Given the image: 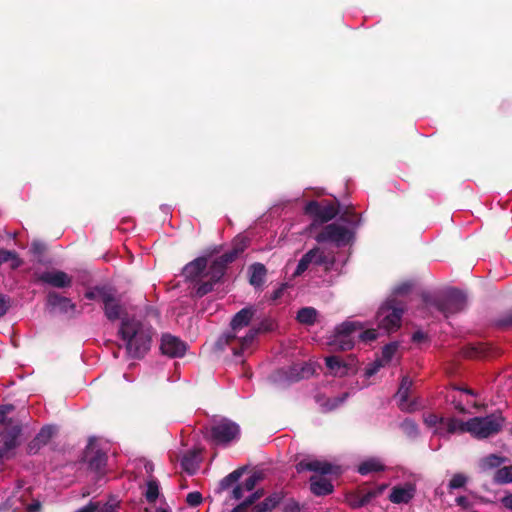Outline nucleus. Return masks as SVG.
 I'll return each instance as SVG.
<instances>
[{
    "label": "nucleus",
    "mask_w": 512,
    "mask_h": 512,
    "mask_svg": "<svg viewBox=\"0 0 512 512\" xmlns=\"http://www.w3.org/2000/svg\"><path fill=\"white\" fill-rule=\"evenodd\" d=\"M253 314L251 308H243L236 313L231 320L230 330L219 337L217 346L220 349L230 346L235 356L248 352L259 331L257 328L249 327Z\"/></svg>",
    "instance_id": "nucleus-1"
},
{
    "label": "nucleus",
    "mask_w": 512,
    "mask_h": 512,
    "mask_svg": "<svg viewBox=\"0 0 512 512\" xmlns=\"http://www.w3.org/2000/svg\"><path fill=\"white\" fill-rule=\"evenodd\" d=\"M152 328L145 321L136 317H124L119 328V335L131 358H141L150 349Z\"/></svg>",
    "instance_id": "nucleus-2"
},
{
    "label": "nucleus",
    "mask_w": 512,
    "mask_h": 512,
    "mask_svg": "<svg viewBox=\"0 0 512 512\" xmlns=\"http://www.w3.org/2000/svg\"><path fill=\"white\" fill-rule=\"evenodd\" d=\"M297 472L312 471L315 473L310 478V488L313 494L317 496L327 495L333 491L331 476H337L340 468L325 460L305 459L296 465Z\"/></svg>",
    "instance_id": "nucleus-3"
},
{
    "label": "nucleus",
    "mask_w": 512,
    "mask_h": 512,
    "mask_svg": "<svg viewBox=\"0 0 512 512\" xmlns=\"http://www.w3.org/2000/svg\"><path fill=\"white\" fill-rule=\"evenodd\" d=\"M360 219L354 212L346 211L339 219L326 225L316 236L317 242H330L338 247L349 245L355 235Z\"/></svg>",
    "instance_id": "nucleus-4"
},
{
    "label": "nucleus",
    "mask_w": 512,
    "mask_h": 512,
    "mask_svg": "<svg viewBox=\"0 0 512 512\" xmlns=\"http://www.w3.org/2000/svg\"><path fill=\"white\" fill-rule=\"evenodd\" d=\"M364 328V323L346 320L337 325L327 337V345L333 350L346 351L352 349L357 341V333Z\"/></svg>",
    "instance_id": "nucleus-5"
},
{
    "label": "nucleus",
    "mask_w": 512,
    "mask_h": 512,
    "mask_svg": "<svg viewBox=\"0 0 512 512\" xmlns=\"http://www.w3.org/2000/svg\"><path fill=\"white\" fill-rule=\"evenodd\" d=\"M504 419L500 414H491L485 417H474L465 422L464 430L473 437L483 439L498 433L503 426Z\"/></svg>",
    "instance_id": "nucleus-6"
},
{
    "label": "nucleus",
    "mask_w": 512,
    "mask_h": 512,
    "mask_svg": "<svg viewBox=\"0 0 512 512\" xmlns=\"http://www.w3.org/2000/svg\"><path fill=\"white\" fill-rule=\"evenodd\" d=\"M403 307L396 299L387 300L377 312L378 326L388 332L400 326Z\"/></svg>",
    "instance_id": "nucleus-7"
},
{
    "label": "nucleus",
    "mask_w": 512,
    "mask_h": 512,
    "mask_svg": "<svg viewBox=\"0 0 512 512\" xmlns=\"http://www.w3.org/2000/svg\"><path fill=\"white\" fill-rule=\"evenodd\" d=\"M4 507L11 509L13 512H41V504L37 500L31 499L30 488L18 486L15 491L8 497Z\"/></svg>",
    "instance_id": "nucleus-8"
},
{
    "label": "nucleus",
    "mask_w": 512,
    "mask_h": 512,
    "mask_svg": "<svg viewBox=\"0 0 512 512\" xmlns=\"http://www.w3.org/2000/svg\"><path fill=\"white\" fill-rule=\"evenodd\" d=\"M239 426L228 419L214 420L210 427V436L217 445H226L239 437Z\"/></svg>",
    "instance_id": "nucleus-9"
},
{
    "label": "nucleus",
    "mask_w": 512,
    "mask_h": 512,
    "mask_svg": "<svg viewBox=\"0 0 512 512\" xmlns=\"http://www.w3.org/2000/svg\"><path fill=\"white\" fill-rule=\"evenodd\" d=\"M425 303L427 306H434L445 317H449L465 308L466 297L462 292L453 290L446 293L441 300L432 303L426 299Z\"/></svg>",
    "instance_id": "nucleus-10"
},
{
    "label": "nucleus",
    "mask_w": 512,
    "mask_h": 512,
    "mask_svg": "<svg viewBox=\"0 0 512 512\" xmlns=\"http://www.w3.org/2000/svg\"><path fill=\"white\" fill-rule=\"evenodd\" d=\"M314 373L315 367L312 363L302 362L293 365L288 370L281 369L277 371L273 376V380L277 383H291L308 378Z\"/></svg>",
    "instance_id": "nucleus-11"
},
{
    "label": "nucleus",
    "mask_w": 512,
    "mask_h": 512,
    "mask_svg": "<svg viewBox=\"0 0 512 512\" xmlns=\"http://www.w3.org/2000/svg\"><path fill=\"white\" fill-rule=\"evenodd\" d=\"M305 213L313 217L312 226H315L316 223H324L333 219L338 214V209L334 203L329 201H310L305 206Z\"/></svg>",
    "instance_id": "nucleus-12"
},
{
    "label": "nucleus",
    "mask_w": 512,
    "mask_h": 512,
    "mask_svg": "<svg viewBox=\"0 0 512 512\" xmlns=\"http://www.w3.org/2000/svg\"><path fill=\"white\" fill-rule=\"evenodd\" d=\"M311 264L324 265L326 269H331L334 265V259L326 255L320 248L311 249L300 259L294 275H301Z\"/></svg>",
    "instance_id": "nucleus-13"
},
{
    "label": "nucleus",
    "mask_w": 512,
    "mask_h": 512,
    "mask_svg": "<svg viewBox=\"0 0 512 512\" xmlns=\"http://www.w3.org/2000/svg\"><path fill=\"white\" fill-rule=\"evenodd\" d=\"M412 384L413 382L408 376H403L399 389L395 395L399 408L405 412H413L420 407L417 400L409 401L408 399Z\"/></svg>",
    "instance_id": "nucleus-14"
},
{
    "label": "nucleus",
    "mask_w": 512,
    "mask_h": 512,
    "mask_svg": "<svg viewBox=\"0 0 512 512\" xmlns=\"http://www.w3.org/2000/svg\"><path fill=\"white\" fill-rule=\"evenodd\" d=\"M20 431V427L18 425H14L0 433L3 440V446L0 447V462L13 456V450L17 446V439Z\"/></svg>",
    "instance_id": "nucleus-15"
},
{
    "label": "nucleus",
    "mask_w": 512,
    "mask_h": 512,
    "mask_svg": "<svg viewBox=\"0 0 512 512\" xmlns=\"http://www.w3.org/2000/svg\"><path fill=\"white\" fill-rule=\"evenodd\" d=\"M416 486L412 482L395 485L388 496L394 504H407L415 495Z\"/></svg>",
    "instance_id": "nucleus-16"
},
{
    "label": "nucleus",
    "mask_w": 512,
    "mask_h": 512,
    "mask_svg": "<svg viewBox=\"0 0 512 512\" xmlns=\"http://www.w3.org/2000/svg\"><path fill=\"white\" fill-rule=\"evenodd\" d=\"M39 280L56 288H66L72 284V277L61 270L45 271L40 274Z\"/></svg>",
    "instance_id": "nucleus-17"
},
{
    "label": "nucleus",
    "mask_w": 512,
    "mask_h": 512,
    "mask_svg": "<svg viewBox=\"0 0 512 512\" xmlns=\"http://www.w3.org/2000/svg\"><path fill=\"white\" fill-rule=\"evenodd\" d=\"M161 351L170 357H181L186 351V344L179 338L166 334L161 339Z\"/></svg>",
    "instance_id": "nucleus-18"
},
{
    "label": "nucleus",
    "mask_w": 512,
    "mask_h": 512,
    "mask_svg": "<svg viewBox=\"0 0 512 512\" xmlns=\"http://www.w3.org/2000/svg\"><path fill=\"white\" fill-rule=\"evenodd\" d=\"M47 304L53 310L62 314L75 315L77 313L76 305L69 298L63 297L56 292L48 294Z\"/></svg>",
    "instance_id": "nucleus-19"
},
{
    "label": "nucleus",
    "mask_w": 512,
    "mask_h": 512,
    "mask_svg": "<svg viewBox=\"0 0 512 512\" xmlns=\"http://www.w3.org/2000/svg\"><path fill=\"white\" fill-rule=\"evenodd\" d=\"M465 422L460 421L456 418H444L442 417V421L436 429L433 431L435 435H438L440 437H448L451 434L454 433H464V426Z\"/></svg>",
    "instance_id": "nucleus-20"
},
{
    "label": "nucleus",
    "mask_w": 512,
    "mask_h": 512,
    "mask_svg": "<svg viewBox=\"0 0 512 512\" xmlns=\"http://www.w3.org/2000/svg\"><path fill=\"white\" fill-rule=\"evenodd\" d=\"M103 305L105 316L109 320L115 321L121 317L123 313V306L121 305L119 299L116 298L115 293L112 290L111 294L105 298Z\"/></svg>",
    "instance_id": "nucleus-21"
},
{
    "label": "nucleus",
    "mask_w": 512,
    "mask_h": 512,
    "mask_svg": "<svg viewBox=\"0 0 512 512\" xmlns=\"http://www.w3.org/2000/svg\"><path fill=\"white\" fill-rule=\"evenodd\" d=\"M263 479L261 472H254L249 476L243 484L237 485L232 491V497L235 500H239L243 497L244 492H251L255 486Z\"/></svg>",
    "instance_id": "nucleus-22"
},
{
    "label": "nucleus",
    "mask_w": 512,
    "mask_h": 512,
    "mask_svg": "<svg viewBox=\"0 0 512 512\" xmlns=\"http://www.w3.org/2000/svg\"><path fill=\"white\" fill-rule=\"evenodd\" d=\"M235 259V255H221L219 258L215 259L210 267L208 275L210 276V280L213 282H217L224 275L225 266L232 262Z\"/></svg>",
    "instance_id": "nucleus-23"
},
{
    "label": "nucleus",
    "mask_w": 512,
    "mask_h": 512,
    "mask_svg": "<svg viewBox=\"0 0 512 512\" xmlns=\"http://www.w3.org/2000/svg\"><path fill=\"white\" fill-rule=\"evenodd\" d=\"M386 468L384 461L379 457H368L359 465L357 471L361 475L384 471Z\"/></svg>",
    "instance_id": "nucleus-24"
},
{
    "label": "nucleus",
    "mask_w": 512,
    "mask_h": 512,
    "mask_svg": "<svg viewBox=\"0 0 512 512\" xmlns=\"http://www.w3.org/2000/svg\"><path fill=\"white\" fill-rule=\"evenodd\" d=\"M207 266L205 258H197L183 268V275L189 280H195L202 275Z\"/></svg>",
    "instance_id": "nucleus-25"
},
{
    "label": "nucleus",
    "mask_w": 512,
    "mask_h": 512,
    "mask_svg": "<svg viewBox=\"0 0 512 512\" xmlns=\"http://www.w3.org/2000/svg\"><path fill=\"white\" fill-rule=\"evenodd\" d=\"M325 362L329 372L334 376L342 377L349 371V366L338 356H328L326 357Z\"/></svg>",
    "instance_id": "nucleus-26"
},
{
    "label": "nucleus",
    "mask_w": 512,
    "mask_h": 512,
    "mask_svg": "<svg viewBox=\"0 0 512 512\" xmlns=\"http://www.w3.org/2000/svg\"><path fill=\"white\" fill-rule=\"evenodd\" d=\"M200 463V455L197 451H189L186 453L181 459V467L188 474H194L198 468Z\"/></svg>",
    "instance_id": "nucleus-27"
},
{
    "label": "nucleus",
    "mask_w": 512,
    "mask_h": 512,
    "mask_svg": "<svg viewBox=\"0 0 512 512\" xmlns=\"http://www.w3.org/2000/svg\"><path fill=\"white\" fill-rule=\"evenodd\" d=\"M143 495L148 503L155 504L161 496L159 482L154 478L148 479L145 483Z\"/></svg>",
    "instance_id": "nucleus-28"
},
{
    "label": "nucleus",
    "mask_w": 512,
    "mask_h": 512,
    "mask_svg": "<svg viewBox=\"0 0 512 512\" xmlns=\"http://www.w3.org/2000/svg\"><path fill=\"white\" fill-rule=\"evenodd\" d=\"M400 357L401 352L399 342H391L385 345L380 356L382 362H384L386 365H389L394 359L398 360Z\"/></svg>",
    "instance_id": "nucleus-29"
},
{
    "label": "nucleus",
    "mask_w": 512,
    "mask_h": 512,
    "mask_svg": "<svg viewBox=\"0 0 512 512\" xmlns=\"http://www.w3.org/2000/svg\"><path fill=\"white\" fill-rule=\"evenodd\" d=\"M5 264L14 270L22 265V260L15 251L0 249V268Z\"/></svg>",
    "instance_id": "nucleus-30"
},
{
    "label": "nucleus",
    "mask_w": 512,
    "mask_h": 512,
    "mask_svg": "<svg viewBox=\"0 0 512 512\" xmlns=\"http://www.w3.org/2000/svg\"><path fill=\"white\" fill-rule=\"evenodd\" d=\"M54 432H55V429L52 426H45V427H43L40 430V432L37 434L35 439L31 442V444L29 446L30 452L34 448H39L40 446L47 444L48 441L53 436Z\"/></svg>",
    "instance_id": "nucleus-31"
},
{
    "label": "nucleus",
    "mask_w": 512,
    "mask_h": 512,
    "mask_svg": "<svg viewBox=\"0 0 512 512\" xmlns=\"http://www.w3.org/2000/svg\"><path fill=\"white\" fill-rule=\"evenodd\" d=\"M93 453V448L91 446L88 447L85 458L89 462V466L92 469H95L97 471L101 470L106 463V456L104 453L100 451H96L95 455L93 457L90 456V454Z\"/></svg>",
    "instance_id": "nucleus-32"
},
{
    "label": "nucleus",
    "mask_w": 512,
    "mask_h": 512,
    "mask_svg": "<svg viewBox=\"0 0 512 512\" xmlns=\"http://www.w3.org/2000/svg\"><path fill=\"white\" fill-rule=\"evenodd\" d=\"M249 271L251 285L255 287L262 285L266 275L265 266L260 263H255L250 267Z\"/></svg>",
    "instance_id": "nucleus-33"
},
{
    "label": "nucleus",
    "mask_w": 512,
    "mask_h": 512,
    "mask_svg": "<svg viewBox=\"0 0 512 512\" xmlns=\"http://www.w3.org/2000/svg\"><path fill=\"white\" fill-rule=\"evenodd\" d=\"M296 318L301 324L312 325L316 321L317 311L312 307H304L298 311Z\"/></svg>",
    "instance_id": "nucleus-34"
},
{
    "label": "nucleus",
    "mask_w": 512,
    "mask_h": 512,
    "mask_svg": "<svg viewBox=\"0 0 512 512\" xmlns=\"http://www.w3.org/2000/svg\"><path fill=\"white\" fill-rule=\"evenodd\" d=\"M110 294V288L94 287L85 292V297L89 300H100L103 303Z\"/></svg>",
    "instance_id": "nucleus-35"
},
{
    "label": "nucleus",
    "mask_w": 512,
    "mask_h": 512,
    "mask_svg": "<svg viewBox=\"0 0 512 512\" xmlns=\"http://www.w3.org/2000/svg\"><path fill=\"white\" fill-rule=\"evenodd\" d=\"M504 462V459L495 455L491 454L488 455L480 460L479 466L482 471H488L493 468L499 467Z\"/></svg>",
    "instance_id": "nucleus-36"
},
{
    "label": "nucleus",
    "mask_w": 512,
    "mask_h": 512,
    "mask_svg": "<svg viewBox=\"0 0 512 512\" xmlns=\"http://www.w3.org/2000/svg\"><path fill=\"white\" fill-rule=\"evenodd\" d=\"M388 485L387 484H381V485H378L370 490H368L361 498V500L359 501V506H363L367 503H369L372 499L382 495L384 493V491L387 489Z\"/></svg>",
    "instance_id": "nucleus-37"
},
{
    "label": "nucleus",
    "mask_w": 512,
    "mask_h": 512,
    "mask_svg": "<svg viewBox=\"0 0 512 512\" xmlns=\"http://www.w3.org/2000/svg\"><path fill=\"white\" fill-rule=\"evenodd\" d=\"M494 481L498 484H507L512 482V465L504 466L498 469L494 474Z\"/></svg>",
    "instance_id": "nucleus-38"
},
{
    "label": "nucleus",
    "mask_w": 512,
    "mask_h": 512,
    "mask_svg": "<svg viewBox=\"0 0 512 512\" xmlns=\"http://www.w3.org/2000/svg\"><path fill=\"white\" fill-rule=\"evenodd\" d=\"M349 393L345 392L339 397H334L332 399H328L324 403H320V405L323 407L325 411H331L336 408H338L341 404L345 402V400L348 398Z\"/></svg>",
    "instance_id": "nucleus-39"
},
{
    "label": "nucleus",
    "mask_w": 512,
    "mask_h": 512,
    "mask_svg": "<svg viewBox=\"0 0 512 512\" xmlns=\"http://www.w3.org/2000/svg\"><path fill=\"white\" fill-rule=\"evenodd\" d=\"M248 245V240L244 236H238L235 238L233 243L232 251L225 253L224 255H235V258L242 253Z\"/></svg>",
    "instance_id": "nucleus-40"
},
{
    "label": "nucleus",
    "mask_w": 512,
    "mask_h": 512,
    "mask_svg": "<svg viewBox=\"0 0 512 512\" xmlns=\"http://www.w3.org/2000/svg\"><path fill=\"white\" fill-rule=\"evenodd\" d=\"M242 472H243L242 469H237V470L233 471L232 473H230L229 475H227L226 477H224L220 482V488L222 490L229 488L232 484H234L235 482H237L239 480V478L242 475Z\"/></svg>",
    "instance_id": "nucleus-41"
},
{
    "label": "nucleus",
    "mask_w": 512,
    "mask_h": 512,
    "mask_svg": "<svg viewBox=\"0 0 512 512\" xmlns=\"http://www.w3.org/2000/svg\"><path fill=\"white\" fill-rule=\"evenodd\" d=\"M401 428L403 432L410 438H415L419 434L417 424L411 419H405L401 424Z\"/></svg>",
    "instance_id": "nucleus-42"
},
{
    "label": "nucleus",
    "mask_w": 512,
    "mask_h": 512,
    "mask_svg": "<svg viewBox=\"0 0 512 512\" xmlns=\"http://www.w3.org/2000/svg\"><path fill=\"white\" fill-rule=\"evenodd\" d=\"M364 327L366 325L364 324ZM378 337V332L375 329H365L363 328L360 332L357 333V340L362 341L364 343H369L376 340Z\"/></svg>",
    "instance_id": "nucleus-43"
},
{
    "label": "nucleus",
    "mask_w": 512,
    "mask_h": 512,
    "mask_svg": "<svg viewBox=\"0 0 512 512\" xmlns=\"http://www.w3.org/2000/svg\"><path fill=\"white\" fill-rule=\"evenodd\" d=\"M281 496L279 494H273L267 497L263 502L259 503L262 508H265L266 512L271 511L280 502Z\"/></svg>",
    "instance_id": "nucleus-44"
},
{
    "label": "nucleus",
    "mask_w": 512,
    "mask_h": 512,
    "mask_svg": "<svg viewBox=\"0 0 512 512\" xmlns=\"http://www.w3.org/2000/svg\"><path fill=\"white\" fill-rule=\"evenodd\" d=\"M385 366H387V365L384 364V362H382V359L380 357H378L375 361H373L371 364H369L366 367L365 375L367 377H371L374 374H376L382 367H385Z\"/></svg>",
    "instance_id": "nucleus-45"
},
{
    "label": "nucleus",
    "mask_w": 512,
    "mask_h": 512,
    "mask_svg": "<svg viewBox=\"0 0 512 512\" xmlns=\"http://www.w3.org/2000/svg\"><path fill=\"white\" fill-rule=\"evenodd\" d=\"M262 495H263V493L260 491L254 492L247 500H245L243 503H241L240 505L235 507L232 512H242V510L245 507L253 504L256 500H258L260 497H262Z\"/></svg>",
    "instance_id": "nucleus-46"
},
{
    "label": "nucleus",
    "mask_w": 512,
    "mask_h": 512,
    "mask_svg": "<svg viewBox=\"0 0 512 512\" xmlns=\"http://www.w3.org/2000/svg\"><path fill=\"white\" fill-rule=\"evenodd\" d=\"M467 482V478L463 474H455L449 481V488L450 489H458L463 487Z\"/></svg>",
    "instance_id": "nucleus-47"
},
{
    "label": "nucleus",
    "mask_w": 512,
    "mask_h": 512,
    "mask_svg": "<svg viewBox=\"0 0 512 512\" xmlns=\"http://www.w3.org/2000/svg\"><path fill=\"white\" fill-rule=\"evenodd\" d=\"M412 287H413L412 281H404L394 287L393 294L396 296L405 295L412 289Z\"/></svg>",
    "instance_id": "nucleus-48"
},
{
    "label": "nucleus",
    "mask_w": 512,
    "mask_h": 512,
    "mask_svg": "<svg viewBox=\"0 0 512 512\" xmlns=\"http://www.w3.org/2000/svg\"><path fill=\"white\" fill-rule=\"evenodd\" d=\"M442 421V417L436 414H428L424 416V423L433 431L436 429L438 424Z\"/></svg>",
    "instance_id": "nucleus-49"
},
{
    "label": "nucleus",
    "mask_w": 512,
    "mask_h": 512,
    "mask_svg": "<svg viewBox=\"0 0 512 512\" xmlns=\"http://www.w3.org/2000/svg\"><path fill=\"white\" fill-rule=\"evenodd\" d=\"M94 505L95 509L92 512H116L115 506L110 503H105L102 506L98 502H90L87 506Z\"/></svg>",
    "instance_id": "nucleus-50"
},
{
    "label": "nucleus",
    "mask_w": 512,
    "mask_h": 512,
    "mask_svg": "<svg viewBox=\"0 0 512 512\" xmlns=\"http://www.w3.org/2000/svg\"><path fill=\"white\" fill-rule=\"evenodd\" d=\"M214 283L213 280L201 283L197 287L196 294L200 297L206 295L213 289Z\"/></svg>",
    "instance_id": "nucleus-51"
},
{
    "label": "nucleus",
    "mask_w": 512,
    "mask_h": 512,
    "mask_svg": "<svg viewBox=\"0 0 512 512\" xmlns=\"http://www.w3.org/2000/svg\"><path fill=\"white\" fill-rule=\"evenodd\" d=\"M186 502L190 505V506H198L201 502H202V495L201 493L195 491V492H190L187 497H186Z\"/></svg>",
    "instance_id": "nucleus-52"
},
{
    "label": "nucleus",
    "mask_w": 512,
    "mask_h": 512,
    "mask_svg": "<svg viewBox=\"0 0 512 512\" xmlns=\"http://www.w3.org/2000/svg\"><path fill=\"white\" fill-rule=\"evenodd\" d=\"M10 306V300L4 295H0V317L6 314Z\"/></svg>",
    "instance_id": "nucleus-53"
},
{
    "label": "nucleus",
    "mask_w": 512,
    "mask_h": 512,
    "mask_svg": "<svg viewBox=\"0 0 512 512\" xmlns=\"http://www.w3.org/2000/svg\"><path fill=\"white\" fill-rule=\"evenodd\" d=\"M12 410V406L6 405L0 407V424L5 423L7 414Z\"/></svg>",
    "instance_id": "nucleus-54"
},
{
    "label": "nucleus",
    "mask_w": 512,
    "mask_h": 512,
    "mask_svg": "<svg viewBox=\"0 0 512 512\" xmlns=\"http://www.w3.org/2000/svg\"><path fill=\"white\" fill-rule=\"evenodd\" d=\"M499 326H509L512 325V312H509L504 318L498 321Z\"/></svg>",
    "instance_id": "nucleus-55"
},
{
    "label": "nucleus",
    "mask_w": 512,
    "mask_h": 512,
    "mask_svg": "<svg viewBox=\"0 0 512 512\" xmlns=\"http://www.w3.org/2000/svg\"><path fill=\"white\" fill-rule=\"evenodd\" d=\"M286 289V284H282L280 287H278L272 294L271 298L273 300H277L278 298H280L284 292V290Z\"/></svg>",
    "instance_id": "nucleus-56"
},
{
    "label": "nucleus",
    "mask_w": 512,
    "mask_h": 512,
    "mask_svg": "<svg viewBox=\"0 0 512 512\" xmlns=\"http://www.w3.org/2000/svg\"><path fill=\"white\" fill-rule=\"evenodd\" d=\"M426 338L425 334L421 331H417L413 334L412 336V340L414 342H421L422 340H424Z\"/></svg>",
    "instance_id": "nucleus-57"
},
{
    "label": "nucleus",
    "mask_w": 512,
    "mask_h": 512,
    "mask_svg": "<svg viewBox=\"0 0 512 512\" xmlns=\"http://www.w3.org/2000/svg\"><path fill=\"white\" fill-rule=\"evenodd\" d=\"M456 502L459 506H462L464 508L468 507V499L464 496L457 497Z\"/></svg>",
    "instance_id": "nucleus-58"
},
{
    "label": "nucleus",
    "mask_w": 512,
    "mask_h": 512,
    "mask_svg": "<svg viewBox=\"0 0 512 512\" xmlns=\"http://www.w3.org/2000/svg\"><path fill=\"white\" fill-rule=\"evenodd\" d=\"M95 509L94 505L84 506L78 509L76 512H92Z\"/></svg>",
    "instance_id": "nucleus-59"
},
{
    "label": "nucleus",
    "mask_w": 512,
    "mask_h": 512,
    "mask_svg": "<svg viewBox=\"0 0 512 512\" xmlns=\"http://www.w3.org/2000/svg\"><path fill=\"white\" fill-rule=\"evenodd\" d=\"M503 503L506 507L512 509V496H507L503 499Z\"/></svg>",
    "instance_id": "nucleus-60"
},
{
    "label": "nucleus",
    "mask_w": 512,
    "mask_h": 512,
    "mask_svg": "<svg viewBox=\"0 0 512 512\" xmlns=\"http://www.w3.org/2000/svg\"><path fill=\"white\" fill-rule=\"evenodd\" d=\"M251 512H266V511H265V508H262L259 504H257L252 508Z\"/></svg>",
    "instance_id": "nucleus-61"
},
{
    "label": "nucleus",
    "mask_w": 512,
    "mask_h": 512,
    "mask_svg": "<svg viewBox=\"0 0 512 512\" xmlns=\"http://www.w3.org/2000/svg\"><path fill=\"white\" fill-rule=\"evenodd\" d=\"M156 512H171V510L168 507H158L156 509Z\"/></svg>",
    "instance_id": "nucleus-62"
},
{
    "label": "nucleus",
    "mask_w": 512,
    "mask_h": 512,
    "mask_svg": "<svg viewBox=\"0 0 512 512\" xmlns=\"http://www.w3.org/2000/svg\"><path fill=\"white\" fill-rule=\"evenodd\" d=\"M463 391H464V392H466V393H468V394L473 395V392H472L471 390H469V389H464Z\"/></svg>",
    "instance_id": "nucleus-63"
}]
</instances>
